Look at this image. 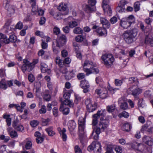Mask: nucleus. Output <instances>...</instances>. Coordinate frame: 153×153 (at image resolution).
<instances>
[{"instance_id": "1", "label": "nucleus", "mask_w": 153, "mask_h": 153, "mask_svg": "<svg viewBox=\"0 0 153 153\" xmlns=\"http://www.w3.org/2000/svg\"><path fill=\"white\" fill-rule=\"evenodd\" d=\"M66 42V36L63 34L58 36L56 40L53 42L52 44L53 51L56 54L59 52L58 48H60L64 45Z\"/></svg>"}, {"instance_id": "2", "label": "nucleus", "mask_w": 153, "mask_h": 153, "mask_svg": "<svg viewBox=\"0 0 153 153\" xmlns=\"http://www.w3.org/2000/svg\"><path fill=\"white\" fill-rule=\"evenodd\" d=\"M137 29L134 28L130 30L125 31L123 34V37L127 43H131L134 41V39L137 36Z\"/></svg>"}, {"instance_id": "3", "label": "nucleus", "mask_w": 153, "mask_h": 153, "mask_svg": "<svg viewBox=\"0 0 153 153\" xmlns=\"http://www.w3.org/2000/svg\"><path fill=\"white\" fill-rule=\"evenodd\" d=\"M103 110L98 111L96 114H94L93 115V119L92 120V125L93 126H94L93 132L92 133V135H93L94 132L96 134H100L101 131H102V129L98 126H95L97 123L98 121V119L101 116L103 115Z\"/></svg>"}, {"instance_id": "4", "label": "nucleus", "mask_w": 153, "mask_h": 153, "mask_svg": "<svg viewBox=\"0 0 153 153\" xmlns=\"http://www.w3.org/2000/svg\"><path fill=\"white\" fill-rule=\"evenodd\" d=\"M134 16L131 15L128 17L123 18L120 21V25L123 28L127 29L130 27L132 24L135 23Z\"/></svg>"}, {"instance_id": "5", "label": "nucleus", "mask_w": 153, "mask_h": 153, "mask_svg": "<svg viewBox=\"0 0 153 153\" xmlns=\"http://www.w3.org/2000/svg\"><path fill=\"white\" fill-rule=\"evenodd\" d=\"M38 59H34L33 63H31L27 59H24L23 61V64L21 67V69L24 73H25L26 71L30 72L32 70L33 68V65L38 63Z\"/></svg>"}, {"instance_id": "6", "label": "nucleus", "mask_w": 153, "mask_h": 153, "mask_svg": "<svg viewBox=\"0 0 153 153\" xmlns=\"http://www.w3.org/2000/svg\"><path fill=\"white\" fill-rule=\"evenodd\" d=\"M101 59L103 61L104 65L108 67H111L114 61V58L112 54L106 53L103 55Z\"/></svg>"}, {"instance_id": "7", "label": "nucleus", "mask_w": 153, "mask_h": 153, "mask_svg": "<svg viewBox=\"0 0 153 153\" xmlns=\"http://www.w3.org/2000/svg\"><path fill=\"white\" fill-rule=\"evenodd\" d=\"M100 143L98 142L93 141L88 148V150L91 152L94 150V153H100L101 151Z\"/></svg>"}, {"instance_id": "8", "label": "nucleus", "mask_w": 153, "mask_h": 153, "mask_svg": "<svg viewBox=\"0 0 153 153\" xmlns=\"http://www.w3.org/2000/svg\"><path fill=\"white\" fill-rule=\"evenodd\" d=\"M72 91L69 90L65 92L63 95V97L65 100L63 102V103L65 105L69 106L70 108H72L74 106V103L72 102L69 100Z\"/></svg>"}, {"instance_id": "9", "label": "nucleus", "mask_w": 153, "mask_h": 153, "mask_svg": "<svg viewBox=\"0 0 153 153\" xmlns=\"http://www.w3.org/2000/svg\"><path fill=\"white\" fill-rule=\"evenodd\" d=\"M127 92L128 94H132L136 97L141 93L142 90L137 86L133 85L128 89Z\"/></svg>"}, {"instance_id": "10", "label": "nucleus", "mask_w": 153, "mask_h": 153, "mask_svg": "<svg viewBox=\"0 0 153 153\" xmlns=\"http://www.w3.org/2000/svg\"><path fill=\"white\" fill-rule=\"evenodd\" d=\"M96 0H88V4L86 5L85 10L87 13L94 11L96 10L95 5L96 3Z\"/></svg>"}, {"instance_id": "11", "label": "nucleus", "mask_w": 153, "mask_h": 153, "mask_svg": "<svg viewBox=\"0 0 153 153\" xmlns=\"http://www.w3.org/2000/svg\"><path fill=\"white\" fill-rule=\"evenodd\" d=\"M109 1V0H103L102 7L105 12H106L109 16L111 14V10L108 4Z\"/></svg>"}, {"instance_id": "12", "label": "nucleus", "mask_w": 153, "mask_h": 153, "mask_svg": "<svg viewBox=\"0 0 153 153\" xmlns=\"http://www.w3.org/2000/svg\"><path fill=\"white\" fill-rule=\"evenodd\" d=\"M108 124L109 122L108 120L106 119H103L101 117L98 126L101 128L102 131H103L108 127Z\"/></svg>"}, {"instance_id": "13", "label": "nucleus", "mask_w": 153, "mask_h": 153, "mask_svg": "<svg viewBox=\"0 0 153 153\" xmlns=\"http://www.w3.org/2000/svg\"><path fill=\"white\" fill-rule=\"evenodd\" d=\"M58 8L59 11L62 12V15L68 14V9L66 4L63 3H61L59 5Z\"/></svg>"}, {"instance_id": "14", "label": "nucleus", "mask_w": 153, "mask_h": 153, "mask_svg": "<svg viewBox=\"0 0 153 153\" xmlns=\"http://www.w3.org/2000/svg\"><path fill=\"white\" fill-rule=\"evenodd\" d=\"M80 86L83 89V92L84 93H86L89 91V84L86 80L84 79L81 81Z\"/></svg>"}, {"instance_id": "15", "label": "nucleus", "mask_w": 153, "mask_h": 153, "mask_svg": "<svg viewBox=\"0 0 153 153\" xmlns=\"http://www.w3.org/2000/svg\"><path fill=\"white\" fill-rule=\"evenodd\" d=\"M12 126L15 129L21 132L24 130L23 126L19 124V120L17 119L13 121Z\"/></svg>"}, {"instance_id": "16", "label": "nucleus", "mask_w": 153, "mask_h": 153, "mask_svg": "<svg viewBox=\"0 0 153 153\" xmlns=\"http://www.w3.org/2000/svg\"><path fill=\"white\" fill-rule=\"evenodd\" d=\"M144 43L147 45L153 47V37L149 35L146 36Z\"/></svg>"}, {"instance_id": "17", "label": "nucleus", "mask_w": 153, "mask_h": 153, "mask_svg": "<svg viewBox=\"0 0 153 153\" xmlns=\"http://www.w3.org/2000/svg\"><path fill=\"white\" fill-rule=\"evenodd\" d=\"M118 102L121 109L123 110H126L128 108L127 103L123 98H120Z\"/></svg>"}, {"instance_id": "18", "label": "nucleus", "mask_w": 153, "mask_h": 153, "mask_svg": "<svg viewBox=\"0 0 153 153\" xmlns=\"http://www.w3.org/2000/svg\"><path fill=\"white\" fill-rule=\"evenodd\" d=\"M79 130L81 131V133H84V130L85 128V121L84 118L79 120Z\"/></svg>"}, {"instance_id": "19", "label": "nucleus", "mask_w": 153, "mask_h": 153, "mask_svg": "<svg viewBox=\"0 0 153 153\" xmlns=\"http://www.w3.org/2000/svg\"><path fill=\"white\" fill-rule=\"evenodd\" d=\"M96 32L100 36H105L107 34L106 30L104 27H98L96 30Z\"/></svg>"}, {"instance_id": "20", "label": "nucleus", "mask_w": 153, "mask_h": 153, "mask_svg": "<svg viewBox=\"0 0 153 153\" xmlns=\"http://www.w3.org/2000/svg\"><path fill=\"white\" fill-rule=\"evenodd\" d=\"M65 105L64 103H62L59 108V110L60 111H62L64 114L67 115L69 112V108L68 107L64 106Z\"/></svg>"}, {"instance_id": "21", "label": "nucleus", "mask_w": 153, "mask_h": 153, "mask_svg": "<svg viewBox=\"0 0 153 153\" xmlns=\"http://www.w3.org/2000/svg\"><path fill=\"white\" fill-rule=\"evenodd\" d=\"M143 140L146 144L149 146H151L153 144L152 138L149 137L145 136L143 138Z\"/></svg>"}, {"instance_id": "22", "label": "nucleus", "mask_w": 153, "mask_h": 153, "mask_svg": "<svg viewBox=\"0 0 153 153\" xmlns=\"http://www.w3.org/2000/svg\"><path fill=\"white\" fill-rule=\"evenodd\" d=\"M95 64L93 63L91 61L86 60L85 61L83 65V68L88 67L91 69L95 67Z\"/></svg>"}, {"instance_id": "23", "label": "nucleus", "mask_w": 153, "mask_h": 153, "mask_svg": "<svg viewBox=\"0 0 153 153\" xmlns=\"http://www.w3.org/2000/svg\"><path fill=\"white\" fill-rule=\"evenodd\" d=\"M100 21L105 28H109L110 27V23L105 18L101 17Z\"/></svg>"}, {"instance_id": "24", "label": "nucleus", "mask_w": 153, "mask_h": 153, "mask_svg": "<svg viewBox=\"0 0 153 153\" xmlns=\"http://www.w3.org/2000/svg\"><path fill=\"white\" fill-rule=\"evenodd\" d=\"M68 128L70 131H73L76 127V124L73 120H70L68 123Z\"/></svg>"}, {"instance_id": "25", "label": "nucleus", "mask_w": 153, "mask_h": 153, "mask_svg": "<svg viewBox=\"0 0 153 153\" xmlns=\"http://www.w3.org/2000/svg\"><path fill=\"white\" fill-rule=\"evenodd\" d=\"M4 41L5 44H8L10 42H15L17 41V37L15 35H12L10 36L9 39L6 38Z\"/></svg>"}, {"instance_id": "26", "label": "nucleus", "mask_w": 153, "mask_h": 153, "mask_svg": "<svg viewBox=\"0 0 153 153\" xmlns=\"http://www.w3.org/2000/svg\"><path fill=\"white\" fill-rule=\"evenodd\" d=\"M97 104L96 103H92L87 108L89 112H92L95 110L97 108Z\"/></svg>"}, {"instance_id": "27", "label": "nucleus", "mask_w": 153, "mask_h": 153, "mask_svg": "<svg viewBox=\"0 0 153 153\" xmlns=\"http://www.w3.org/2000/svg\"><path fill=\"white\" fill-rule=\"evenodd\" d=\"M131 125L128 123H126L123 125L122 127V129L124 131H129L131 128Z\"/></svg>"}, {"instance_id": "28", "label": "nucleus", "mask_w": 153, "mask_h": 153, "mask_svg": "<svg viewBox=\"0 0 153 153\" xmlns=\"http://www.w3.org/2000/svg\"><path fill=\"white\" fill-rule=\"evenodd\" d=\"M49 91L48 90H45L43 95V98L45 100L48 101L50 100L51 96L49 94Z\"/></svg>"}, {"instance_id": "29", "label": "nucleus", "mask_w": 153, "mask_h": 153, "mask_svg": "<svg viewBox=\"0 0 153 153\" xmlns=\"http://www.w3.org/2000/svg\"><path fill=\"white\" fill-rule=\"evenodd\" d=\"M45 131L48 133V135L50 136H52L55 134V132L53 131V128L52 127L46 128Z\"/></svg>"}, {"instance_id": "30", "label": "nucleus", "mask_w": 153, "mask_h": 153, "mask_svg": "<svg viewBox=\"0 0 153 153\" xmlns=\"http://www.w3.org/2000/svg\"><path fill=\"white\" fill-rule=\"evenodd\" d=\"M85 39V36H82V35H78L76 36L75 38V40L78 42H81L84 41Z\"/></svg>"}, {"instance_id": "31", "label": "nucleus", "mask_w": 153, "mask_h": 153, "mask_svg": "<svg viewBox=\"0 0 153 153\" xmlns=\"http://www.w3.org/2000/svg\"><path fill=\"white\" fill-rule=\"evenodd\" d=\"M10 23L8 22H6L4 26V28L5 29V32L6 33H8L9 32L10 33L12 32V31L10 30Z\"/></svg>"}, {"instance_id": "32", "label": "nucleus", "mask_w": 153, "mask_h": 153, "mask_svg": "<svg viewBox=\"0 0 153 153\" xmlns=\"http://www.w3.org/2000/svg\"><path fill=\"white\" fill-rule=\"evenodd\" d=\"M32 8L31 10L32 15H36L37 13V11L38 10V6L37 5L31 6Z\"/></svg>"}, {"instance_id": "33", "label": "nucleus", "mask_w": 153, "mask_h": 153, "mask_svg": "<svg viewBox=\"0 0 153 153\" xmlns=\"http://www.w3.org/2000/svg\"><path fill=\"white\" fill-rule=\"evenodd\" d=\"M73 32L76 34H82L83 30L80 27H77L74 28Z\"/></svg>"}, {"instance_id": "34", "label": "nucleus", "mask_w": 153, "mask_h": 153, "mask_svg": "<svg viewBox=\"0 0 153 153\" xmlns=\"http://www.w3.org/2000/svg\"><path fill=\"white\" fill-rule=\"evenodd\" d=\"M129 114L125 111L122 112V113H120L118 115V117L120 118L122 117L127 118L129 117Z\"/></svg>"}, {"instance_id": "35", "label": "nucleus", "mask_w": 153, "mask_h": 153, "mask_svg": "<svg viewBox=\"0 0 153 153\" xmlns=\"http://www.w3.org/2000/svg\"><path fill=\"white\" fill-rule=\"evenodd\" d=\"M66 131V129L65 128H63V132H62V134H60L62 136L63 141H66L67 139V136L65 133Z\"/></svg>"}, {"instance_id": "36", "label": "nucleus", "mask_w": 153, "mask_h": 153, "mask_svg": "<svg viewBox=\"0 0 153 153\" xmlns=\"http://www.w3.org/2000/svg\"><path fill=\"white\" fill-rule=\"evenodd\" d=\"M114 148L117 153H122L123 151L122 148L120 146H115Z\"/></svg>"}, {"instance_id": "37", "label": "nucleus", "mask_w": 153, "mask_h": 153, "mask_svg": "<svg viewBox=\"0 0 153 153\" xmlns=\"http://www.w3.org/2000/svg\"><path fill=\"white\" fill-rule=\"evenodd\" d=\"M56 63L61 67L62 66V63H63V61L60 59V57H58L56 58Z\"/></svg>"}, {"instance_id": "38", "label": "nucleus", "mask_w": 153, "mask_h": 153, "mask_svg": "<svg viewBox=\"0 0 153 153\" xmlns=\"http://www.w3.org/2000/svg\"><path fill=\"white\" fill-rule=\"evenodd\" d=\"M115 106L114 105L108 106L107 108V111L109 112H113L115 109Z\"/></svg>"}, {"instance_id": "39", "label": "nucleus", "mask_w": 153, "mask_h": 153, "mask_svg": "<svg viewBox=\"0 0 153 153\" xmlns=\"http://www.w3.org/2000/svg\"><path fill=\"white\" fill-rule=\"evenodd\" d=\"M140 3L139 1H137L134 3V8L135 12L138 11L140 10Z\"/></svg>"}, {"instance_id": "40", "label": "nucleus", "mask_w": 153, "mask_h": 153, "mask_svg": "<svg viewBox=\"0 0 153 153\" xmlns=\"http://www.w3.org/2000/svg\"><path fill=\"white\" fill-rule=\"evenodd\" d=\"M39 113L41 114H45L46 112V107L45 105H42L41 108L39 110Z\"/></svg>"}, {"instance_id": "41", "label": "nucleus", "mask_w": 153, "mask_h": 153, "mask_svg": "<svg viewBox=\"0 0 153 153\" xmlns=\"http://www.w3.org/2000/svg\"><path fill=\"white\" fill-rule=\"evenodd\" d=\"M39 122L36 120L31 121L30 123V125L33 127L39 125Z\"/></svg>"}, {"instance_id": "42", "label": "nucleus", "mask_w": 153, "mask_h": 153, "mask_svg": "<svg viewBox=\"0 0 153 153\" xmlns=\"http://www.w3.org/2000/svg\"><path fill=\"white\" fill-rule=\"evenodd\" d=\"M62 15V12H56L55 13L53 17L54 18L56 19H61V16Z\"/></svg>"}, {"instance_id": "43", "label": "nucleus", "mask_w": 153, "mask_h": 153, "mask_svg": "<svg viewBox=\"0 0 153 153\" xmlns=\"http://www.w3.org/2000/svg\"><path fill=\"white\" fill-rule=\"evenodd\" d=\"M32 143L30 141H28L26 142L25 145V148L27 149H30L32 146Z\"/></svg>"}, {"instance_id": "44", "label": "nucleus", "mask_w": 153, "mask_h": 153, "mask_svg": "<svg viewBox=\"0 0 153 153\" xmlns=\"http://www.w3.org/2000/svg\"><path fill=\"white\" fill-rule=\"evenodd\" d=\"M116 9L117 10L119 13H122L125 11L126 7H121L119 5Z\"/></svg>"}, {"instance_id": "45", "label": "nucleus", "mask_w": 153, "mask_h": 153, "mask_svg": "<svg viewBox=\"0 0 153 153\" xmlns=\"http://www.w3.org/2000/svg\"><path fill=\"white\" fill-rule=\"evenodd\" d=\"M53 115L55 117L58 115L59 111L58 108L56 107H54L53 109Z\"/></svg>"}, {"instance_id": "46", "label": "nucleus", "mask_w": 153, "mask_h": 153, "mask_svg": "<svg viewBox=\"0 0 153 153\" xmlns=\"http://www.w3.org/2000/svg\"><path fill=\"white\" fill-rule=\"evenodd\" d=\"M9 134L10 137L13 138L17 137L18 136L17 132L15 131H12Z\"/></svg>"}, {"instance_id": "47", "label": "nucleus", "mask_w": 153, "mask_h": 153, "mask_svg": "<svg viewBox=\"0 0 153 153\" xmlns=\"http://www.w3.org/2000/svg\"><path fill=\"white\" fill-rule=\"evenodd\" d=\"M145 146L141 143H139L138 146L137 150L140 152L143 151L145 148Z\"/></svg>"}, {"instance_id": "48", "label": "nucleus", "mask_w": 153, "mask_h": 153, "mask_svg": "<svg viewBox=\"0 0 153 153\" xmlns=\"http://www.w3.org/2000/svg\"><path fill=\"white\" fill-rule=\"evenodd\" d=\"M0 138L2 140H4L5 142H7L10 140V137L9 136H5L4 135H2L0 136Z\"/></svg>"}, {"instance_id": "49", "label": "nucleus", "mask_w": 153, "mask_h": 153, "mask_svg": "<svg viewBox=\"0 0 153 153\" xmlns=\"http://www.w3.org/2000/svg\"><path fill=\"white\" fill-rule=\"evenodd\" d=\"M50 121L49 118L47 119H42V124L43 126H46L48 125V123Z\"/></svg>"}, {"instance_id": "50", "label": "nucleus", "mask_w": 153, "mask_h": 153, "mask_svg": "<svg viewBox=\"0 0 153 153\" xmlns=\"http://www.w3.org/2000/svg\"><path fill=\"white\" fill-rule=\"evenodd\" d=\"M77 23L75 21L70 22L69 23V27L71 28H73L77 26Z\"/></svg>"}, {"instance_id": "51", "label": "nucleus", "mask_w": 153, "mask_h": 153, "mask_svg": "<svg viewBox=\"0 0 153 153\" xmlns=\"http://www.w3.org/2000/svg\"><path fill=\"white\" fill-rule=\"evenodd\" d=\"M68 74V75L65 76V77L67 80H69L74 77V76L73 74L71 72L69 73Z\"/></svg>"}, {"instance_id": "52", "label": "nucleus", "mask_w": 153, "mask_h": 153, "mask_svg": "<svg viewBox=\"0 0 153 153\" xmlns=\"http://www.w3.org/2000/svg\"><path fill=\"white\" fill-rule=\"evenodd\" d=\"M60 72L63 74L68 73L67 72V69L65 67H61L59 69Z\"/></svg>"}, {"instance_id": "53", "label": "nucleus", "mask_w": 153, "mask_h": 153, "mask_svg": "<svg viewBox=\"0 0 153 153\" xmlns=\"http://www.w3.org/2000/svg\"><path fill=\"white\" fill-rule=\"evenodd\" d=\"M1 88L3 89H6L7 88V85L4 81H1Z\"/></svg>"}, {"instance_id": "54", "label": "nucleus", "mask_w": 153, "mask_h": 153, "mask_svg": "<svg viewBox=\"0 0 153 153\" xmlns=\"http://www.w3.org/2000/svg\"><path fill=\"white\" fill-rule=\"evenodd\" d=\"M83 71L86 73V74H90L92 73L91 69L88 67L83 68Z\"/></svg>"}, {"instance_id": "55", "label": "nucleus", "mask_w": 153, "mask_h": 153, "mask_svg": "<svg viewBox=\"0 0 153 153\" xmlns=\"http://www.w3.org/2000/svg\"><path fill=\"white\" fill-rule=\"evenodd\" d=\"M75 97L74 102L77 104L81 100V98L78 95L76 94H75Z\"/></svg>"}, {"instance_id": "56", "label": "nucleus", "mask_w": 153, "mask_h": 153, "mask_svg": "<svg viewBox=\"0 0 153 153\" xmlns=\"http://www.w3.org/2000/svg\"><path fill=\"white\" fill-rule=\"evenodd\" d=\"M138 144L139 143H138L137 142H134L131 143V147L132 148L137 150L138 146Z\"/></svg>"}, {"instance_id": "57", "label": "nucleus", "mask_w": 153, "mask_h": 153, "mask_svg": "<svg viewBox=\"0 0 153 153\" xmlns=\"http://www.w3.org/2000/svg\"><path fill=\"white\" fill-rule=\"evenodd\" d=\"M7 36L3 34L0 33V39H1V41L5 43V40L6 39Z\"/></svg>"}, {"instance_id": "58", "label": "nucleus", "mask_w": 153, "mask_h": 153, "mask_svg": "<svg viewBox=\"0 0 153 153\" xmlns=\"http://www.w3.org/2000/svg\"><path fill=\"white\" fill-rule=\"evenodd\" d=\"M123 83L122 80H119V79H116L115 80V85L118 86H120Z\"/></svg>"}, {"instance_id": "59", "label": "nucleus", "mask_w": 153, "mask_h": 153, "mask_svg": "<svg viewBox=\"0 0 153 153\" xmlns=\"http://www.w3.org/2000/svg\"><path fill=\"white\" fill-rule=\"evenodd\" d=\"M41 71L42 72H47L48 74H50L51 73V70L49 69H48V68H46L45 67H44L43 68H41Z\"/></svg>"}, {"instance_id": "60", "label": "nucleus", "mask_w": 153, "mask_h": 153, "mask_svg": "<svg viewBox=\"0 0 153 153\" xmlns=\"http://www.w3.org/2000/svg\"><path fill=\"white\" fill-rule=\"evenodd\" d=\"M53 33L56 35H58L60 33V29L56 27H55L53 30Z\"/></svg>"}, {"instance_id": "61", "label": "nucleus", "mask_w": 153, "mask_h": 153, "mask_svg": "<svg viewBox=\"0 0 153 153\" xmlns=\"http://www.w3.org/2000/svg\"><path fill=\"white\" fill-rule=\"evenodd\" d=\"M127 3V2L125 0H121L119 5L125 7V5Z\"/></svg>"}, {"instance_id": "62", "label": "nucleus", "mask_w": 153, "mask_h": 153, "mask_svg": "<svg viewBox=\"0 0 153 153\" xmlns=\"http://www.w3.org/2000/svg\"><path fill=\"white\" fill-rule=\"evenodd\" d=\"M44 140V138L42 137H39L36 138V142L38 143H41Z\"/></svg>"}, {"instance_id": "63", "label": "nucleus", "mask_w": 153, "mask_h": 153, "mask_svg": "<svg viewBox=\"0 0 153 153\" xmlns=\"http://www.w3.org/2000/svg\"><path fill=\"white\" fill-rule=\"evenodd\" d=\"M108 96V94L107 91L106 90H105V92L102 94L100 95V96L101 98L102 99H105Z\"/></svg>"}, {"instance_id": "64", "label": "nucleus", "mask_w": 153, "mask_h": 153, "mask_svg": "<svg viewBox=\"0 0 153 153\" xmlns=\"http://www.w3.org/2000/svg\"><path fill=\"white\" fill-rule=\"evenodd\" d=\"M75 153H82V152L81 149L78 146H76L75 147Z\"/></svg>"}]
</instances>
